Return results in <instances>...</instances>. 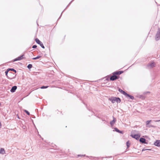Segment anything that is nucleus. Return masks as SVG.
<instances>
[{
  "label": "nucleus",
  "mask_w": 160,
  "mask_h": 160,
  "mask_svg": "<svg viewBox=\"0 0 160 160\" xmlns=\"http://www.w3.org/2000/svg\"><path fill=\"white\" fill-rule=\"evenodd\" d=\"M109 99L112 103H114L115 102H117V103H120L121 101V99L119 98L112 97L109 98Z\"/></svg>",
  "instance_id": "1"
},
{
  "label": "nucleus",
  "mask_w": 160,
  "mask_h": 160,
  "mask_svg": "<svg viewBox=\"0 0 160 160\" xmlns=\"http://www.w3.org/2000/svg\"><path fill=\"white\" fill-rule=\"evenodd\" d=\"M35 41L38 44L40 45L42 48H45V47L43 45L42 43L41 42L38 38H36L35 40Z\"/></svg>",
  "instance_id": "2"
},
{
  "label": "nucleus",
  "mask_w": 160,
  "mask_h": 160,
  "mask_svg": "<svg viewBox=\"0 0 160 160\" xmlns=\"http://www.w3.org/2000/svg\"><path fill=\"white\" fill-rule=\"evenodd\" d=\"M156 40L157 41L160 39V29H158L155 37Z\"/></svg>",
  "instance_id": "3"
},
{
  "label": "nucleus",
  "mask_w": 160,
  "mask_h": 160,
  "mask_svg": "<svg viewBox=\"0 0 160 160\" xmlns=\"http://www.w3.org/2000/svg\"><path fill=\"white\" fill-rule=\"evenodd\" d=\"M113 75L111 76L110 78V80L111 81H114L118 78V77L115 75L114 74L112 73Z\"/></svg>",
  "instance_id": "4"
},
{
  "label": "nucleus",
  "mask_w": 160,
  "mask_h": 160,
  "mask_svg": "<svg viewBox=\"0 0 160 160\" xmlns=\"http://www.w3.org/2000/svg\"><path fill=\"white\" fill-rule=\"evenodd\" d=\"M154 67L155 64L153 62H152L147 65V67L148 69L152 68Z\"/></svg>",
  "instance_id": "5"
},
{
  "label": "nucleus",
  "mask_w": 160,
  "mask_h": 160,
  "mask_svg": "<svg viewBox=\"0 0 160 160\" xmlns=\"http://www.w3.org/2000/svg\"><path fill=\"white\" fill-rule=\"evenodd\" d=\"M131 136L132 138H135L137 140H138L140 138V135L138 134H133L131 135Z\"/></svg>",
  "instance_id": "6"
},
{
  "label": "nucleus",
  "mask_w": 160,
  "mask_h": 160,
  "mask_svg": "<svg viewBox=\"0 0 160 160\" xmlns=\"http://www.w3.org/2000/svg\"><path fill=\"white\" fill-rule=\"evenodd\" d=\"M125 96H126V97L128 98H129L130 99H131L132 100H133L134 99V98L133 96L128 94L127 93H126V94L125 95Z\"/></svg>",
  "instance_id": "7"
},
{
  "label": "nucleus",
  "mask_w": 160,
  "mask_h": 160,
  "mask_svg": "<svg viewBox=\"0 0 160 160\" xmlns=\"http://www.w3.org/2000/svg\"><path fill=\"white\" fill-rule=\"evenodd\" d=\"M24 55H22L21 56L17 58H16L13 60V62L16 61L18 60H20L22 59L23 58V56Z\"/></svg>",
  "instance_id": "8"
},
{
  "label": "nucleus",
  "mask_w": 160,
  "mask_h": 160,
  "mask_svg": "<svg viewBox=\"0 0 160 160\" xmlns=\"http://www.w3.org/2000/svg\"><path fill=\"white\" fill-rule=\"evenodd\" d=\"M154 145L157 147H160V140H157L154 142Z\"/></svg>",
  "instance_id": "9"
},
{
  "label": "nucleus",
  "mask_w": 160,
  "mask_h": 160,
  "mask_svg": "<svg viewBox=\"0 0 160 160\" xmlns=\"http://www.w3.org/2000/svg\"><path fill=\"white\" fill-rule=\"evenodd\" d=\"M113 120L110 122V124L112 126H113L116 121V118L113 117Z\"/></svg>",
  "instance_id": "10"
},
{
  "label": "nucleus",
  "mask_w": 160,
  "mask_h": 160,
  "mask_svg": "<svg viewBox=\"0 0 160 160\" xmlns=\"http://www.w3.org/2000/svg\"><path fill=\"white\" fill-rule=\"evenodd\" d=\"M17 88V87L16 86L12 87L11 89L10 90V92H15Z\"/></svg>",
  "instance_id": "11"
},
{
  "label": "nucleus",
  "mask_w": 160,
  "mask_h": 160,
  "mask_svg": "<svg viewBox=\"0 0 160 160\" xmlns=\"http://www.w3.org/2000/svg\"><path fill=\"white\" fill-rule=\"evenodd\" d=\"M123 72V71H116L113 72V73L115 75H120Z\"/></svg>",
  "instance_id": "12"
},
{
  "label": "nucleus",
  "mask_w": 160,
  "mask_h": 160,
  "mask_svg": "<svg viewBox=\"0 0 160 160\" xmlns=\"http://www.w3.org/2000/svg\"><path fill=\"white\" fill-rule=\"evenodd\" d=\"M146 139L143 138H140L139 141L140 142L143 143H146Z\"/></svg>",
  "instance_id": "13"
},
{
  "label": "nucleus",
  "mask_w": 160,
  "mask_h": 160,
  "mask_svg": "<svg viewBox=\"0 0 160 160\" xmlns=\"http://www.w3.org/2000/svg\"><path fill=\"white\" fill-rule=\"evenodd\" d=\"M115 131L119 133L123 134V132L122 131H120L117 128H114Z\"/></svg>",
  "instance_id": "14"
},
{
  "label": "nucleus",
  "mask_w": 160,
  "mask_h": 160,
  "mask_svg": "<svg viewBox=\"0 0 160 160\" xmlns=\"http://www.w3.org/2000/svg\"><path fill=\"white\" fill-rule=\"evenodd\" d=\"M118 91L119 92H120L121 93L123 94L124 95H125L126 94V92L122 90V89L120 88H119Z\"/></svg>",
  "instance_id": "15"
},
{
  "label": "nucleus",
  "mask_w": 160,
  "mask_h": 160,
  "mask_svg": "<svg viewBox=\"0 0 160 160\" xmlns=\"http://www.w3.org/2000/svg\"><path fill=\"white\" fill-rule=\"evenodd\" d=\"M74 0H72V1H71L69 3V4H68V5L67 6V7H66V8L64 9V10L63 11V12H62L59 18H59H60V17H61V16H62V13L63 12V11L66 9V8L68 7V6L72 3V2L74 1Z\"/></svg>",
  "instance_id": "16"
},
{
  "label": "nucleus",
  "mask_w": 160,
  "mask_h": 160,
  "mask_svg": "<svg viewBox=\"0 0 160 160\" xmlns=\"http://www.w3.org/2000/svg\"><path fill=\"white\" fill-rule=\"evenodd\" d=\"M5 152L4 149L3 148H2L0 150V153L4 154Z\"/></svg>",
  "instance_id": "17"
},
{
  "label": "nucleus",
  "mask_w": 160,
  "mask_h": 160,
  "mask_svg": "<svg viewBox=\"0 0 160 160\" xmlns=\"http://www.w3.org/2000/svg\"><path fill=\"white\" fill-rule=\"evenodd\" d=\"M151 120H148V121H147L146 122V126H147H147L149 125V123L151 122Z\"/></svg>",
  "instance_id": "18"
},
{
  "label": "nucleus",
  "mask_w": 160,
  "mask_h": 160,
  "mask_svg": "<svg viewBox=\"0 0 160 160\" xmlns=\"http://www.w3.org/2000/svg\"><path fill=\"white\" fill-rule=\"evenodd\" d=\"M126 145L128 148H129L130 147V143L129 141H128L126 142Z\"/></svg>",
  "instance_id": "19"
},
{
  "label": "nucleus",
  "mask_w": 160,
  "mask_h": 160,
  "mask_svg": "<svg viewBox=\"0 0 160 160\" xmlns=\"http://www.w3.org/2000/svg\"><path fill=\"white\" fill-rule=\"evenodd\" d=\"M41 57V56H38L37 57H36L35 58H32V59L33 60H36V59H38L39 58Z\"/></svg>",
  "instance_id": "20"
},
{
  "label": "nucleus",
  "mask_w": 160,
  "mask_h": 160,
  "mask_svg": "<svg viewBox=\"0 0 160 160\" xmlns=\"http://www.w3.org/2000/svg\"><path fill=\"white\" fill-rule=\"evenodd\" d=\"M27 67L28 69H31L32 67V65L31 64H29L28 65Z\"/></svg>",
  "instance_id": "21"
},
{
  "label": "nucleus",
  "mask_w": 160,
  "mask_h": 160,
  "mask_svg": "<svg viewBox=\"0 0 160 160\" xmlns=\"http://www.w3.org/2000/svg\"><path fill=\"white\" fill-rule=\"evenodd\" d=\"M8 69H9V71L11 70V71H13L14 72H15V73H16V72H17L16 71L15 69H14L13 68H8Z\"/></svg>",
  "instance_id": "22"
},
{
  "label": "nucleus",
  "mask_w": 160,
  "mask_h": 160,
  "mask_svg": "<svg viewBox=\"0 0 160 160\" xmlns=\"http://www.w3.org/2000/svg\"><path fill=\"white\" fill-rule=\"evenodd\" d=\"M48 86H42V87H41V89H44V88H48Z\"/></svg>",
  "instance_id": "23"
},
{
  "label": "nucleus",
  "mask_w": 160,
  "mask_h": 160,
  "mask_svg": "<svg viewBox=\"0 0 160 160\" xmlns=\"http://www.w3.org/2000/svg\"><path fill=\"white\" fill-rule=\"evenodd\" d=\"M147 127L148 128H155V127L153 125H150L147 126Z\"/></svg>",
  "instance_id": "24"
},
{
  "label": "nucleus",
  "mask_w": 160,
  "mask_h": 160,
  "mask_svg": "<svg viewBox=\"0 0 160 160\" xmlns=\"http://www.w3.org/2000/svg\"><path fill=\"white\" fill-rule=\"evenodd\" d=\"M24 112H25L28 115H30L29 112L27 110H24Z\"/></svg>",
  "instance_id": "25"
},
{
  "label": "nucleus",
  "mask_w": 160,
  "mask_h": 160,
  "mask_svg": "<svg viewBox=\"0 0 160 160\" xmlns=\"http://www.w3.org/2000/svg\"><path fill=\"white\" fill-rule=\"evenodd\" d=\"M9 71V69H8L5 72V73L6 75H7L8 72Z\"/></svg>",
  "instance_id": "26"
},
{
  "label": "nucleus",
  "mask_w": 160,
  "mask_h": 160,
  "mask_svg": "<svg viewBox=\"0 0 160 160\" xmlns=\"http://www.w3.org/2000/svg\"><path fill=\"white\" fill-rule=\"evenodd\" d=\"M85 156V154H84V155H83V154H78V157H79V156Z\"/></svg>",
  "instance_id": "27"
},
{
  "label": "nucleus",
  "mask_w": 160,
  "mask_h": 160,
  "mask_svg": "<svg viewBox=\"0 0 160 160\" xmlns=\"http://www.w3.org/2000/svg\"><path fill=\"white\" fill-rule=\"evenodd\" d=\"M150 150L151 149H145V148H143V149H142V151H146V150Z\"/></svg>",
  "instance_id": "28"
},
{
  "label": "nucleus",
  "mask_w": 160,
  "mask_h": 160,
  "mask_svg": "<svg viewBox=\"0 0 160 160\" xmlns=\"http://www.w3.org/2000/svg\"><path fill=\"white\" fill-rule=\"evenodd\" d=\"M37 47V46L36 45H34L32 46V48H35Z\"/></svg>",
  "instance_id": "29"
},
{
  "label": "nucleus",
  "mask_w": 160,
  "mask_h": 160,
  "mask_svg": "<svg viewBox=\"0 0 160 160\" xmlns=\"http://www.w3.org/2000/svg\"><path fill=\"white\" fill-rule=\"evenodd\" d=\"M155 122H160V120H155Z\"/></svg>",
  "instance_id": "30"
},
{
  "label": "nucleus",
  "mask_w": 160,
  "mask_h": 160,
  "mask_svg": "<svg viewBox=\"0 0 160 160\" xmlns=\"http://www.w3.org/2000/svg\"><path fill=\"white\" fill-rule=\"evenodd\" d=\"M106 79L107 80H109V79L108 78H106Z\"/></svg>",
  "instance_id": "31"
},
{
  "label": "nucleus",
  "mask_w": 160,
  "mask_h": 160,
  "mask_svg": "<svg viewBox=\"0 0 160 160\" xmlns=\"http://www.w3.org/2000/svg\"><path fill=\"white\" fill-rule=\"evenodd\" d=\"M17 116H18V119H19V116H18V115H17Z\"/></svg>",
  "instance_id": "32"
},
{
  "label": "nucleus",
  "mask_w": 160,
  "mask_h": 160,
  "mask_svg": "<svg viewBox=\"0 0 160 160\" xmlns=\"http://www.w3.org/2000/svg\"><path fill=\"white\" fill-rule=\"evenodd\" d=\"M30 54H31V55H32V53H30Z\"/></svg>",
  "instance_id": "33"
}]
</instances>
